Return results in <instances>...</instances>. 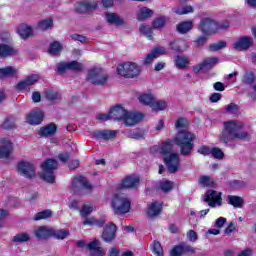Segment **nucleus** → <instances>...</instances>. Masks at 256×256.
<instances>
[{"mask_svg": "<svg viewBox=\"0 0 256 256\" xmlns=\"http://www.w3.org/2000/svg\"><path fill=\"white\" fill-rule=\"evenodd\" d=\"M9 216V212L7 210L0 209V228L3 227V222Z\"/></svg>", "mask_w": 256, "mask_h": 256, "instance_id": "338daca9", "label": "nucleus"}, {"mask_svg": "<svg viewBox=\"0 0 256 256\" xmlns=\"http://www.w3.org/2000/svg\"><path fill=\"white\" fill-rule=\"evenodd\" d=\"M86 249L91 251L93 256H105V249L101 247V242L98 239H94L92 242L87 243Z\"/></svg>", "mask_w": 256, "mask_h": 256, "instance_id": "b1692460", "label": "nucleus"}, {"mask_svg": "<svg viewBox=\"0 0 256 256\" xmlns=\"http://www.w3.org/2000/svg\"><path fill=\"white\" fill-rule=\"evenodd\" d=\"M169 45L172 47L173 51H177L178 53H183V51L189 49V42L183 39L174 40L170 42Z\"/></svg>", "mask_w": 256, "mask_h": 256, "instance_id": "cd10ccee", "label": "nucleus"}, {"mask_svg": "<svg viewBox=\"0 0 256 256\" xmlns=\"http://www.w3.org/2000/svg\"><path fill=\"white\" fill-rule=\"evenodd\" d=\"M153 17V10L148 7H141L136 13L137 21H147V19Z\"/></svg>", "mask_w": 256, "mask_h": 256, "instance_id": "c85d7f7f", "label": "nucleus"}, {"mask_svg": "<svg viewBox=\"0 0 256 256\" xmlns=\"http://www.w3.org/2000/svg\"><path fill=\"white\" fill-rule=\"evenodd\" d=\"M187 238L189 239V241H191L192 243H195V241H197V232L190 230L187 233Z\"/></svg>", "mask_w": 256, "mask_h": 256, "instance_id": "774afa93", "label": "nucleus"}, {"mask_svg": "<svg viewBox=\"0 0 256 256\" xmlns=\"http://www.w3.org/2000/svg\"><path fill=\"white\" fill-rule=\"evenodd\" d=\"M255 81V74L253 72H245L242 76V82L246 85H251Z\"/></svg>", "mask_w": 256, "mask_h": 256, "instance_id": "5fc2aeb1", "label": "nucleus"}, {"mask_svg": "<svg viewBox=\"0 0 256 256\" xmlns=\"http://www.w3.org/2000/svg\"><path fill=\"white\" fill-rule=\"evenodd\" d=\"M105 20L107 21V23H109V25H116V26L125 25V20H123L121 16L113 12H107L105 14Z\"/></svg>", "mask_w": 256, "mask_h": 256, "instance_id": "bb28decb", "label": "nucleus"}, {"mask_svg": "<svg viewBox=\"0 0 256 256\" xmlns=\"http://www.w3.org/2000/svg\"><path fill=\"white\" fill-rule=\"evenodd\" d=\"M13 153V142L9 138L0 139V159H5Z\"/></svg>", "mask_w": 256, "mask_h": 256, "instance_id": "2eb2a0df", "label": "nucleus"}, {"mask_svg": "<svg viewBox=\"0 0 256 256\" xmlns=\"http://www.w3.org/2000/svg\"><path fill=\"white\" fill-rule=\"evenodd\" d=\"M86 80L92 85H106L109 81V74L101 67H92L88 70Z\"/></svg>", "mask_w": 256, "mask_h": 256, "instance_id": "39448f33", "label": "nucleus"}, {"mask_svg": "<svg viewBox=\"0 0 256 256\" xmlns=\"http://www.w3.org/2000/svg\"><path fill=\"white\" fill-rule=\"evenodd\" d=\"M251 45H253V38L249 36H243L234 42L233 47L236 51H247Z\"/></svg>", "mask_w": 256, "mask_h": 256, "instance_id": "a211bd4d", "label": "nucleus"}, {"mask_svg": "<svg viewBox=\"0 0 256 256\" xmlns=\"http://www.w3.org/2000/svg\"><path fill=\"white\" fill-rule=\"evenodd\" d=\"M58 163L54 159H48L42 163V173L40 174L41 179L47 183H54L55 173L54 170L57 169Z\"/></svg>", "mask_w": 256, "mask_h": 256, "instance_id": "0eeeda50", "label": "nucleus"}, {"mask_svg": "<svg viewBox=\"0 0 256 256\" xmlns=\"http://www.w3.org/2000/svg\"><path fill=\"white\" fill-rule=\"evenodd\" d=\"M184 253H195V248L187 244H180L174 246L171 250V256H181L184 255Z\"/></svg>", "mask_w": 256, "mask_h": 256, "instance_id": "a878e982", "label": "nucleus"}, {"mask_svg": "<svg viewBox=\"0 0 256 256\" xmlns=\"http://www.w3.org/2000/svg\"><path fill=\"white\" fill-rule=\"evenodd\" d=\"M91 213H93V204H84L80 210L81 217H87L88 215H91Z\"/></svg>", "mask_w": 256, "mask_h": 256, "instance_id": "8fccbe9b", "label": "nucleus"}, {"mask_svg": "<svg viewBox=\"0 0 256 256\" xmlns=\"http://www.w3.org/2000/svg\"><path fill=\"white\" fill-rule=\"evenodd\" d=\"M3 129H13L15 127V119L6 118L2 124Z\"/></svg>", "mask_w": 256, "mask_h": 256, "instance_id": "680f3d73", "label": "nucleus"}, {"mask_svg": "<svg viewBox=\"0 0 256 256\" xmlns=\"http://www.w3.org/2000/svg\"><path fill=\"white\" fill-rule=\"evenodd\" d=\"M17 171L19 175H22V177L26 179H33V177H35V166L29 161H20L17 166Z\"/></svg>", "mask_w": 256, "mask_h": 256, "instance_id": "9b49d317", "label": "nucleus"}, {"mask_svg": "<svg viewBox=\"0 0 256 256\" xmlns=\"http://www.w3.org/2000/svg\"><path fill=\"white\" fill-rule=\"evenodd\" d=\"M152 111H165V109H167L168 105L167 102L165 101H156L154 100V102L152 103V106H150Z\"/></svg>", "mask_w": 256, "mask_h": 256, "instance_id": "c03bdc74", "label": "nucleus"}, {"mask_svg": "<svg viewBox=\"0 0 256 256\" xmlns=\"http://www.w3.org/2000/svg\"><path fill=\"white\" fill-rule=\"evenodd\" d=\"M176 29L178 33H181L182 35H185V33H189L191 29H193V21L187 20L180 22L177 26Z\"/></svg>", "mask_w": 256, "mask_h": 256, "instance_id": "2f4dec72", "label": "nucleus"}, {"mask_svg": "<svg viewBox=\"0 0 256 256\" xmlns=\"http://www.w3.org/2000/svg\"><path fill=\"white\" fill-rule=\"evenodd\" d=\"M34 235L37 239H47L52 237L53 228L49 226H39L34 229Z\"/></svg>", "mask_w": 256, "mask_h": 256, "instance_id": "393cba45", "label": "nucleus"}, {"mask_svg": "<svg viewBox=\"0 0 256 256\" xmlns=\"http://www.w3.org/2000/svg\"><path fill=\"white\" fill-rule=\"evenodd\" d=\"M213 179L209 176H201L199 179V185L201 187H213Z\"/></svg>", "mask_w": 256, "mask_h": 256, "instance_id": "603ef678", "label": "nucleus"}, {"mask_svg": "<svg viewBox=\"0 0 256 256\" xmlns=\"http://www.w3.org/2000/svg\"><path fill=\"white\" fill-rule=\"evenodd\" d=\"M16 74H17V68H15L13 66L0 68V79H5L7 77H13Z\"/></svg>", "mask_w": 256, "mask_h": 256, "instance_id": "c9c22d12", "label": "nucleus"}, {"mask_svg": "<svg viewBox=\"0 0 256 256\" xmlns=\"http://www.w3.org/2000/svg\"><path fill=\"white\" fill-rule=\"evenodd\" d=\"M18 35H20L21 39H28L33 35V28L27 24H21L17 29Z\"/></svg>", "mask_w": 256, "mask_h": 256, "instance_id": "7c9ffc66", "label": "nucleus"}, {"mask_svg": "<svg viewBox=\"0 0 256 256\" xmlns=\"http://www.w3.org/2000/svg\"><path fill=\"white\" fill-rule=\"evenodd\" d=\"M105 221H107L105 218H101L100 220H96L93 217H85L83 221V225L87 227H93V225H96L97 227H103L105 225Z\"/></svg>", "mask_w": 256, "mask_h": 256, "instance_id": "473e14b6", "label": "nucleus"}, {"mask_svg": "<svg viewBox=\"0 0 256 256\" xmlns=\"http://www.w3.org/2000/svg\"><path fill=\"white\" fill-rule=\"evenodd\" d=\"M125 115H127V110L119 104L109 111V117L114 121H123L125 119Z\"/></svg>", "mask_w": 256, "mask_h": 256, "instance_id": "412c9836", "label": "nucleus"}, {"mask_svg": "<svg viewBox=\"0 0 256 256\" xmlns=\"http://www.w3.org/2000/svg\"><path fill=\"white\" fill-rule=\"evenodd\" d=\"M152 53H154V55L157 59L158 57H161V55H166L167 48H165L163 46H158L152 50Z\"/></svg>", "mask_w": 256, "mask_h": 256, "instance_id": "bf43d9fd", "label": "nucleus"}, {"mask_svg": "<svg viewBox=\"0 0 256 256\" xmlns=\"http://www.w3.org/2000/svg\"><path fill=\"white\" fill-rule=\"evenodd\" d=\"M211 151H212V148L206 145L200 146L198 148V153L204 156L211 155Z\"/></svg>", "mask_w": 256, "mask_h": 256, "instance_id": "e2e57ef3", "label": "nucleus"}, {"mask_svg": "<svg viewBox=\"0 0 256 256\" xmlns=\"http://www.w3.org/2000/svg\"><path fill=\"white\" fill-rule=\"evenodd\" d=\"M226 111H227V113H230L231 115H237V113H239V106L235 103H230L226 107Z\"/></svg>", "mask_w": 256, "mask_h": 256, "instance_id": "052dcab7", "label": "nucleus"}, {"mask_svg": "<svg viewBox=\"0 0 256 256\" xmlns=\"http://www.w3.org/2000/svg\"><path fill=\"white\" fill-rule=\"evenodd\" d=\"M204 201L212 209L221 207L223 205L222 193L215 190H208L205 194Z\"/></svg>", "mask_w": 256, "mask_h": 256, "instance_id": "9d476101", "label": "nucleus"}, {"mask_svg": "<svg viewBox=\"0 0 256 256\" xmlns=\"http://www.w3.org/2000/svg\"><path fill=\"white\" fill-rule=\"evenodd\" d=\"M62 51H63V45L61 43H59L58 41L50 44V47L48 49V53L50 55H61Z\"/></svg>", "mask_w": 256, "mask_h": 256, "instance_id": "58836bf2", "label": "nucleus"}, {"mask_svg": "<svg viewBox=\"0 0 256 256\" xmlns=\"http://www.w3.org/2000/svg\"><path fill=\"white\" fill-rule=\"evenodd\" d=\"M155 59H157V56H155V53L152 51L144 58L143 63L144 65H150Z\"/></svg>", "mask_w": 256, "mask_h": 256, "instance_id": "0e129e2a", "label": "nucleus"}, {"mask_svg": "<svg viewBox=\"0 0 256 256\" xmlns=\"http://www.w3.org/2000/svg\"><path fill=\"white\" fill-rule=\"evenodd\" d=\"M199 31L204 35H213L219 31V24L211 18H203L198 26Z\"/></svg>", "mask_w": 256, "mask_h": 256, "instance_id": "1a4fd4ad", "label": "nucleus"}, {"mask_svg": "<svg viewBox=\"0 0 256 256\" xmlns=\"http://www.w3.org/2000/svg\"><path fill=\"white\" fill-rule=\"evenodd\" d=\"M27 241H31V235L27 232L18 233L12 238L13 243H27Z\"/></svg>", "mask_w": 256, "mask_h": 256, "instance_id": "4c0bfd02", "label": "nucleus"}, {"mask_svg": "<svg viewBox=\"0 0 256 256\" xmlns=\"http://www.w3.org/2000/svg\"><path fill=\"white\" fill-rule=\"evenodd\" d=\"M163 211V204L161 202H151L148 204L146 214L150 219H155V217H159L161 212Z\"/></svg>", "mask_w": 256, "mask_h": 256, "instance_id": "4be33fe9", "label": "nucleus"}, {"mask_svg": "<svg viewBox=\"0 0 256 256\" xmlns=\"http://www.w3.org/2000/svg\"><path fill=\"white\" fill-rule=\"evenodd\" d=\"M151 153L163 155L164 163L169 173H177L179 167H181V158L177 153H171L173 151V142L167 139L161 142V144L155 145L150 149Z\"/></svg>", "mask_w": 256, "mask_h": 256, "instance_id": "f257e3e1", "label": "nucleus"}, {"mask_svg": "<svg viewBox=\"0 0 256 256\" xmlns=\"http://www.w3.org/2000/svg\"><path fill=\"white\" fill-rule=\"evenodd\" d=\"M227 47V42L220 40L216 43H213L210 45L209 50L210 51H221V49H225Z\"/></svg>", "mask_w": 256, "mask_h": 256, "instance_id": "864d4df0", "label": "nucleus"}, {"mask_svg": "<svg viewBox=\"0 0 256 256\" xmlns=\"http://www.w3.org/2000/svg\"><path fill=\"white\" fill-rule=\"evenodd\" d=\"M16 51L13 47L7 44H0V57H9V55H15Z\"/></svg>", "mask_w": 256, "mask_h": 256, "instance_id": "ea45409f", "label": "nucleus"}, {"mask_svg": "<svg viewBox=\"0 0 256 256\" xmlns=\"http://www.w3.org/2000/svg\"><path fill=\"white\" fill-rule=\"evenodd\" d=\"M205 68V64L203 62H200L199 64H196L192 67V71L193 73H195L196 75L198 73H201V71H203Z\"/></svg>", "mask_w": 256, "mask_h": 256, "instance_id": "69168bd1", "label": "nucleus"}, {"mask_svg": "<svg viewBox=\"0 0 256 256\" xmlns=\"http://www.w3.org/2000/svg\"><path fill=\"white\" fill-rule=\"evenodd\" d=\"M143 120V114L139 112H126L124 116V124L126 127H133Z\"/></svg>", "mask_w": 256, "mask_h": 256, "instance_id": "f3484780", "label": "nucleus"}, {"mask_svg": "<svg viewBox=\"0 0 256 256\" xmlns=\"http://www.w3.org/2000/svg\"><path fill=\"white\" fill-rule=\"evenodd\" d=\"M139 181V176L129 175L122 180L119 187L120 189H135V187H139Z\"/></svg>", "mask_w": 256, "mask_h": 256, "instance_id": "aec40b11", "label": "nucleus"}, {"mask_svg": "<svg viewBox=\"0 0 256 256\" xmlns=\"http://www.w3.org/2000/svg\"><path fill=\"white\" fill-rule=\"evenodd\" d=\"M39 79H40L39 75L31 74L27 76L25 79L18 82L15 86V89L19 93H25V92L29 93V91H31V87H33L35 83H38Z\"/></svg>", "mask_w": 256, "mask_h": 256, "instance_id": "6e6552de", "label": "nucleus"}, {"mask_svg": "<svg viewBox=\"0 0 256 256\" xmlns=\"http://www.w3.org/2000/svg\"><path fill=\"white\" fill-rule=\"evenodd\" d=\"M72 187L74 191H77V189L84 190L86 193H91V189H93V186L87 178L83 176H75L72 182Z\"/></svg>", "mask_w": 256, "mask_h": 256, "instance_id": "ddd939ff", "label": "nucleus"}, {"mask_svg": "<svg viewBox=\"0 0 256 256\" xmlns=\"http://www.w3.org/2000/svg\"><path fill=\"white\" fill-rule=\"evenodd\" d=\"M202 63H204L205 69H213V66L219 63V58H216V57L205 58L202 61Z\"/></svg>", "mask_w": 256, "mask_h": 256, "instance_id": "09e8293b", "label": "nucleus"}, {"mask_svg": "<svg viewBox=\"0 0 256 256\" xmlns=\"http://www.w3.org/2000/svg\"><path fill=\"white\" fill-rule=\"evenodd\" d=\"M175 65L177 69H188L191 65V60L187 56L178 55L175 58Z\"/></svg>", "mask_w": 256, "mask_h": 256, "instance_id": "c756f323", "label": "nucleus"}, {"mask_svg": "<svg viewBox=\"0 0 256 256\" xmlns=\"http://www.w3.org/2000/svg\"><path fill=\"white\" fill-rule=\"evenodd\" d=\"M52 28H53V19L51 18L41 20L38 23V29H40V31H47V29H52Z\"/></svg>", "mask_w": 256, "mask_h": 256, "instance_id": "79ce46f5", "label": "nucleus"}, {"mask_svg": "<svg viewBox=\"0 0 256 256\" xmlns=\"http://www.w3.org/2000/svg\"><path fill=\"white\" fill-rule=\"evenodd\" d=\"M112 209L116 215H125L131 211V200L123 193H117L112 199Z\"/></svg>", "mask_w": 256, "mask_h": 256, "instance_id": "20e7f679", "label": "nucleus"}, {"mask_svg": "<svg viewBox=\"0 0 256 256\" xmlns=\"http://www.w3.org/2000/svg\"><path fill=\"white\" fill-rule=\"evenodd\" d=\"M245 127L243 122L238 120H230L224 122V129L220 135L222 143H231V141H251V134L247 131H241Z\"/></svg>", "mask_w": 256, "mask_h": 256, "instance_id": "f03ea898", "label": "nucleus"}, {"mask_svg": "<svg viewBox=\"0 0 256 256\" xmlns=\"http://www.w3.org/2000/svg\"><path fill=\"white\" fill-rule=\"evenodd\" d=\"M52 237H55V239H66V237H69V230H67V229L55 230V229H53Z\"/></svg>", "mask_w": 256, "mask_h": 256, "instance_id": "a18cd8bd", "label": "nucleus"}, {"mask_svg": "<svg viewBox=\"0 0 256 256\" xmlns=\"http://www.w3.org/2000/svg\"><path fill=\"white\" fill-rule=\"evenodd\" d=\"M55 133H57V126L55 124H49L40 129V135L42 137H49L55 135Z\"/></svg>", "mask_w": 256, "mask_h": 256, "instance_id": "e433bc0d", "label": "nucleus"}, {"mask_svg": "<svg viewBox=\"0 0 256 256\" xmlns=\"http://www.w3.org/2000/svg\"><path fill=\"white\" fill-rule=\"evenodd\" d=\"M167 23V19L163 16L156 18L153 23L152 27L153 29H162V27H165V24Z\"/></svg>", "mask_w": 256, "mask_h": 256, "instance_id": "3c124183", "label": "nucleus"}, {"mask_svg": "<svg viewBox=\"0 0 256 256\" xmlns=\"http://www.w3.org/2000/svg\"><path fill=\"white\" fill-rule=\"evenodd\" d=\"M97 5H99V3L96 0L82 1L76 3L75 10L77 13H87L89 11H95Z\"/></svg>", "mask_w": 256, "mask_h": 256, "instance_id": "dca6fc26", "label": "nucleus"}, {"mask_svg": "<svg viewBox=\"0 0 256 256\" xmlns=\"http://www.w3.org/2000/svg\"><path fill=\"white\" fill-rule=\"evenodd\" d=\"M43 117L45 115L43 114V110L36 108L31 110L27 116H26V122L30 125H41L43 122Z\"/></svg>", "mask_w": 256, "mask_h": 256, "instance_id": "4468645a", "label": "nucleus"}, {"mask_svg": "<svg viewBox=\"0 0 256 256\" xmlns=\"http://www.w3.org/2000/svg\"><path fill=\"white\" fill-rule=\"evenodd\" d=\"M158 189H161L164 193H169L173 189V182L169 180H161L158 184Z\"/></svg>", "mask_w": 256, "mask_h": 256, "instance_id": "a19ab883", "label": "nucleus"}, {"mask_svg": "<svg viewBox=\"0 0 256 256\" xmlns=\"http://www.w3.org/2000/svg\"><path fill=\"white\" fill-rule=\"evenodd\" d=\"M245 201L240 196L228 195V205H232L236 209H241Z\"/></svg>", "mask_w": 256, "mask_h": 256, "instance_id": "72a5a7b5", "label": "nucleus"}, {"mask_svg": "<svg viewBox=\"0 0 256 256\" xmlns=\"http://www.w3.org/2000/svg\"><path fill=\"white\" fill-rule=\"evenodd\" d=\"M117 73L127 79H135V77H139L141 68L134 62H126L117 67Z\"/></svg>", "mask_w": 256, "mask_h": 256, "instance_id": "423d86ee", "label": "nucleus"}, {"mask_svg": "<svg viewBox=\"0 0 256 256\" xmlns=\"http://www.w3.org/2000/svg\"><path fill=\"white\" fill-rule=\"evenodd\" d=\"M119 131L117 130H97L93 132L95 139H102L103 141H109V139H115Z\"/></svg>", "mask_w": 256, "mask_h": 256, "instance_id": "5701e85b", "label": "nucleus"}, {"mask_svg": "<svg viewBox=\"0 0 256 256\" xmlns=\"http://www.w3.org/2000/svg\"><path fill=\"white\" fill-rule=\"evenodd\" d=\"M140 32L147 37L150 41L153 39V28L147 26L146 24H142L140 26Z\"/></svg>", "mask_w": 256, "mask_h": 256, "instance_id": "de8ad7c7", "label": "nucleus"}, {"mask_svg": "<svg viewBox=\"0 0 256 256\" xmlns=\"http://www.w3.org/2000/svg\"><path fill=\"white\" fill-rule=\"evenodd\" d=\"M58 73H66V71H83V64L77 61L60 62L57 64Z\"/></svg>", "mask_w": 256, "mask_h": 256, "instance_id": "f8f14e48", "label": "nucleus"}, {"mask_svg": "<svg viewBox=\"0 0 256 256\" xmlns=\"http://www.w3.org/2000/svg\"><path fill=\"white\" fill-rule=\"evenodd\" d=\"M51 217H53V211L44 210V211H41V212H38L37 214H35L34 221H41L43 219H49Z\"/></svg>", "mask_w": 256, "mask_h": 256, "instance_id": "37998d69", "label": "nucleus"}, {"mask_svg": "<svg viewBox=\"0 0 256 256\" xmlns=\"http://www.w3.org/2000/svg\"><path fill=\"white\" fill-rule=\"evenodd\" d=\"M193 11V6H183L174 8V13H176V15H189V13H193Z\"/></svg>", "mask_w": 256, "mask_h": 256, "instance_id": "49530a36", "label": "nucleus"}, {"mask_svg": "<svg viewBox=\"0 0 256 256\" xmlns=\"http://www.w3.org/2000/svg\"><path fill=\"white\" fill-rule=\"evenodd\" d=\"M210 155H212L214 159H223V157H225V153H223V150L217 147L212 148Z\"/></svg>", "mask_w": 256, "mask_h": 256, "instance_id": "6e6d98bb", "label": "nucleus"}, {"mask_svg": "<svg viewBox=\"0 0 256 256\" xmlns=\"http://www.w3.org/2000/svg\"><path fill=\"white\" fill-rule=\"evenodd\" d=\"M115 233H117V226L112 222L106 224L102 233L103 241H105V243H111V241L115 239Z\"/></svg>", "mask_w": 256, "mask_h": 256, "instance_id": "6ab92c4d", "label": "nucleus"}, {"mask_svg": "<svg viewBox=\"0 0 256 256\" xmlns=\"http://www.w3.org/2000/svg\"><path fill=\"white\" fill-rule=\"evenodd\" d=\"M195 136L193 133L182 130L179 131L174 138V143L180 147L181 155H190L193 151V141Z\"/></svg>", "mask_w": 256, "mask_h": 256, "instance_id": "7ed1b4c3", "label": "nucleus"}, {"mask_svg": "<svg viewBox=\"0 0 256 256\" xmlns=\"http://www.w3.org/2000/svg\"><path fill=\"white\" fill-rule=\"evenodd\" d=\"M138 99L142 105H148V107H151L152 103L155 101V95L151 92L144 93L141 94Z\"/></svg>", "mask_w": 256, "mask_h": 256, "instance_id": "f704fd0d", "label": "nucleus"}, {"mask_svg": "<svg viewBox=\"0 0 256 256\" xmlns=\"http://www.w3.org/2000/svg\"><path fill=\"white\" fill-rule=\"evenodd\" d=\"M152 251L156 256H163V247H161V243L157 241H154Z\"/></svg>", "mask_w": 256, "mask_h": 256, "instance_id": "4d7b16f0", "label": "nucleus"}, {"mask_svg": "<svg viewBox=\"0 0 256 256\" xmlns=\"http://www.w3.org/2000/svg\"><path fill=\"white\" fill-rule=\"evenodd\" d=\"M188 125L189 120H187L186 118H178L175 123L176 129H185V127H187Z\"/></svg>", "mask_w": 256, "mask_h": 256, "instance_id": "13d9d810", "label": "nucleus"}]
</instances>
